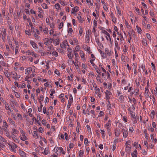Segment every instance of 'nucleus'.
<instances>
[{
	"instance_id": "obj_1",
	"label": "nucleus",
	"mask_w": 157,
	"mask_h": 157,
	"mask_svg": "<svg viewBox=\"0 0 157 157\" xmlns=\"http://www.w3.org/2000/svg\"><path fill=\"white\" fill-rule=\"evenodd\" d=\"M20 130L21 133L22 134V137L20 136V139L23 141H25L27 139V138L25 135V132L21 128L20 129Z\"/></svg>"
},
{
	"instance_id": "obj_2",
	"label": "nucleus",
	"mask_w": 157,
	"mask_h": 157,
	"mask_svg": "<svg viewBox=\"0 0 157 157\" xmlns=\"http://www.w3.org/2000/svg\"><path fill=\"white\" fill-rule=\"evenodd\" d=\"M105 53H106L109 56H111L112 54L113 53V52L112 51H110L109 52V49L107 48H105Z\"/></svg>"
},
{
	"instance_id": "obj_3",
	"label": "nucleus",
	"mask_w": 157,
	"mask_h": 157,
	"mask_svg": "<svg viewBox=\"0 0 157 157\" xmlns=\"http://www.w3.org/2000/svg\"><path fill=\"white\" fill-rule=\"evenodd\" d=\"M121 132L123 133V136L125 138L127 137L128 134L127 131L125 130L124 129H123L121 130Z\"/></svg>"
},
{
	"instance_id": "obj_4",
	"label": "nucleus",
	"mask_w": 157,
	"mask_h": 157,
	"mask_svg": "<svg viewBox=\"0 0 157 157\" xmlns=\"http://www.w3.org/2000/svg\"><path fill=\"white\" fill-rule=\"evenodd\" d=\"M129 144H127L126 147V151L128 153H129L131 151V148L129 146Z\"/></svg>"
},
{
	"instance_id": "obj_5",
	"label": "nucleus",
	"mask_w": 157,
	"mask_h": 157,
	"mask_svg": "<svg viewBox=\"0 0 157 157\" xmlns=\"http://www.w3.org/2000/svg\"><path fill=\"white\" fill-rule=\"evenodd\" d=\"M19 152L20 153V155L22 157H26V154L25 152H24V151L20 149L19 150Z\"/></svg>"
},
{
	"instance_id": "obj_6",
	"label": "nucleus",
	"mask_w": 157,
	"mask_h": 157,
	"mask_svg": "<svg viewBox=\"0 0 157 157\" xmlns=\"http://www.w3.org/2000/svg\"><path fill=\"white\" fill-rule=\"evenodd\" d=\"M30 43L34 48L36 49H37L38 48L37 44L33 41L30 40Z\"/></svg>"
},
{
	"instance_id": "obj_7",
	"label": "nucleus",
	"mask_w": 157,
	"mask_h": 157,
	"mask_svg": "<svg viewBox=\"0 0 157 157\" xmlns=\"http://www.w3.org/2000/svg\"><path fill=\"white\" fill-rule=\"evenodd\" d=\"M11 75H13V78L14 79H17V74L15 71H12L11 72Z\"/></svg>"
},
{
	"instance_id": "obj_8",
	"label": "nucleus",
	"mask_w": 157,
	"mask_h": 157,
	"mask_svg": "<svg viewBox=\"0 0 157 157\" xmlns=\"http://www.w3.org/2000/svg\"><path fill=\"white\" fill-rule=\"evenodd\" d=\"M137 150L136 149L131 154L132 157H137Z\"/></svg>"
},
{
	"instance_id": "obj_9",
	"label": "nucleus",
	"mask_w": 157,
	"mask_h": 157,
	"mask_svg": "<svg viewBox=\"0 0 157 157\" xmlns=\"http://www.w3.org/2000/svg\"><path fill=\"white\" fill-rule=\"evenodd\" d=\"M145 92L144 94V95L146 98H148L149 96V95L148 94V92H149V90H148V89L146 87V88H145Z\"/></svg>"
},
{
	"instance_id": "obj_10",
	"label": "nucleus",
	"mask_w": 157,
	"mask_h": 157,
	"mask_svg": "<svg viewBox=\"0 0 157 157\" xmlns=\"http://www.w3.org/2000/svg\"><path fill=\"white\" fill-rule=\"evenodd\" d=\"M115 131V136L117 137L119 136L120 134V131L116 129Z\"/></svg>"
},
{
	"instance_id": "obj_11",
	"label": "nucleus",
	"mask_w": 157,
	"mask_h": 157,
	"mask_svg": "<svg viewBox=\"0 0 157 157\" xmlns=\"http://www.w3.org/2000/svg\"><path fill=\"white\" fill-rule=\"evenodd\" d=\"M77 18L79 21L80 22H82V21H84V20H83L82 18L81 17L80 15L79 14L78 15V16L77 17Z\"/></svg>"
},
{
	"instance_id": "obj_12",
	"label": "nucleus",
	"mask_w": 157,
	"mask_h": 157,
	"mask_svg": "<svg viewBox=\"0 0 157 157\" xmlns=\"http://www.w3.org/2000/svg\"><path fill=\"white\" fill-rule=\"evenodd\" d=\"M35 70H34L33 71H32V69L31 67H29L27 68L26 70H25V72L26 73H28L29 71H32L33 72H34L35 71Z\"/></svg>"
},
{
	"instance_id": "obj_13",
	"label": "nucleus",
	"mask_w": 157,
	"mask_h": 157,
	"mask_svg": "<svg viewBox=\"0 0 157 157\" xmlns=\"http://www.w3.org/2000/svg\"><path fill=\"white\" fill-rule=\"evenodd\" d=\"M137 31L138 32L140 33H141L142 32L141 29L139 27L138 25H136V26Z\"/></svg>"
},
{
	"instance_id": "obj_14",
	"label": "nucleus",
	"mask_w": 157,
	"mask_h": 157,
	"mask_svg": "<svg viewBox=\"0 0 157 157\" xmlns=\"http://www.w3.org/2000/svg\"><path fill=\"white\" fill-rule=\"evenodd\" d=\"M144 133L145 134L146 139L148 140L149 137L148 136L147 133V130L146 129H144Z\"/></svg>"
},
{
	"instance_id": "obj_15",
	"label": "nucleus",
	"mask_w": 157,
	"mask_h": 157,
	"mask_svg": "<svg viewBox=\"0 0 157 157\" xmlns=\"http://www.w3.org/2000/svg\"><path fill=\"white\" fill-rule=\"evenodd\" d=\"M33 135L36 138H39V136L37 133V132L36 131H34L33 133Z\"/></svg>"
},
{
	"instance_id": "obj_16",
	"label": "nucleus",
	"mask_w": 157,
	"mask_h": 157,
	"mask_svg": "<svg viewBox=\"0 0 157 157\" xmlns=\"http://www.w3.org/2000/svg\"><path fill=\"white\" fill-rule=\"evenodd\" d=\"M49 149L48 148H45L44 151V153L45 154V155H47L49 151Z\"/></svg>"
},
{
	"instance_id": "obj_17",
	"label": "nucleus",
	"mask_w": 157,
	"mask_h": 157,
	"mask_svg": "<svg viewBox=\"0 0 157 157\" xmlns=\"http://www.w3.org/2000/svg\"><path fill=\"white\" fill-rule=\"evenodd\" d=\"M72 53L71 52H70L67 54V56L68 58L71 59H72V58L74 56V55L73 54L72 55V56H71Z\"/></svg>"
},
{
	"instance_id": "obj_18",
	"label": "nucleus",
	"mask_w": 157,
	"mask_h": 157,
	"mask_svg": "<svg viewBox=\"0 0 157 157\" xmlns=\"http://www.w3.org/2000/svg\"><path fill=\"white\" fill-rule=\"evenodd\" d=\"M102 33L104 34H105L109 38L110 37V34L105 30H103Z\"/></svg>"
},
{
	"instance_id": "obj_19",
	"label": "nucleus",
	"mask_w": 157,
	"mask_h": 157,
	"mask_svg": "<svg viewBox=\"0 0 157 157\" xmlns=\"http://www.w3.org/2000/svg\"><path fill=\"white\" fill-rule=\"evenodd\" d=\"M84 154V151L82 150H80L79 152V157H82Z\"/></svg>"
},
{
	"instance_id": "obj_20",
	"label": "nucleus",
	"mask_w": 157,
	"mask_h": 157,
	"mask_svg": "<svg viewBox=\"0 0 157 157\" xmlns=\"http://www.w3.org/2000/svg\"><path fill=\"white\" fill-rule=\"evenodd\" d=\"M41 6L44 9H46L48 8V7L47 5L44 3L42 4L41 5Z\"/></svg>"
},
{
	"instance_id": "obj_21",
	"label": "nucleus",
	"mask_w": 157,
	"mask_h": 157,
	"mask_svg": "<svg viewBox=\"0 0 157 157\" xmlns=\"http://www.w3.org/2000/svg\"><path fill=\"white\" fill-rule=\"evenodd\" d=\"M59 38H57L55 40V42H56V45H58L59 43Z\"/></svg>"
},
{
	"instance_id": "obj_22",
	"label": "nucleus",
	"mask_w": 157,
	"mask_h": 157,
	"mask_svg": "<svg viewBox=\"0 0 157 157\" xmlns=\"http://www.w3.org/2000/svg\"><path fill=\"white\" fill-rule=\"evenodd\" d=\"M5 75L8 78V80H9V81H11V79H10V78L9 77L10 76V74L7 73V72H5Z\"/></svg>"
},
{
	"instance_id": "obj_23",
	"label": "nucleus",
	"mask_w": 157,
	"mask_h": 157,
	"mask_svg": "<svg viewBox=\"0 0 157 157\" xmlns=\"http://www.w3.org/2000/svg\"><path fill=\"white\" fill-rule=\"evenodd\" d=\"M116 9L117 10V12L119 14L120 16L121 15V10H120V9L118 7L116 6Z\"/></svg>"
},
{
	"instance_id": "obj_24",
	"label": "nucleus",
	"mask_w": 157,
	"mask_h": 157,
	"mask_svg": "<svg viewBox=\"0 0 157 157\" xmlns=\"http://www.w3.org/2000/svg\"><path fill=\"white\" fill-rule=\"evenodd\" d=\"M111 121L109 120L107 123L105 125V126L106 127H108V126H109L110 125H111Z\"/></svg>"
},
{
	"instance_id": "obj_25",
	"label": "nucleus",
	"mask_w": 157,
	"mask_h": 157,
	"mask_svg": "<svg viewBox=\"0 0 157 157\" xmlns=\"http://www.w3.org/2000/svg\"><path fill=\"white\" fill-rule=\"evenodd\" d=\"M101 55L102 57L103 58H106L108 56L106 53H104V52H103L101 54Z\"/></svg>"
},
{
	"instance_id": "obj_26",
	"label": "nucleus",
	"mask_w": 157,
	"mask_h": 157,
	"mask_svg": "<svg viewBox=\"0 0 157 157\" xmlns=\"http://www.w3.org/2000/svg\"><path fill=\"white\" fill-rule=\"evenodd\" d=\"M34 36L35 37V38L37 40H39L40 39V36L37 35L36 33L35 32V33L34 34Z\"/></svg>"
},
{
	"instance_id": "obj_27",
	"label": "nucleus",
	"mask_w": 157,
	"mask_h": 157,
	"mask_svg": "<svg viewBox=\"0 0 157 157\" xmlns=\"http://www.w3.org/2000/svg\"><path fill=\"white\" fill-rule=\"evenodd\" d=\"M95 60V59H91L90 60V62L91 64L92 65V66L94 67V66H95V64L93 62Z\"/></svg>"
},
{
	"instance_id": "obj_28",
	"label": "nucleus",
	"mask_w": 157,
	"mask_h": 157,
	"mask_svg": "<svg viewBox=\"0 0 157 157\" xmlns=\"http://www.w3.org/2000/svg\"><path fill=\"white\" fill-rule=\"evenodd\" d=\"M52 54L55 57H57L58 56V53L55 51H54L52 52Z\"/></svg>"
},
{
	"instance_id": "obj_29",
	"label": "nucleus",
	"mask_w": 157,
	"mask_h": 157,
	"mask_svg": "<svg viewBox=\"0 0 157 157\" xmlns=\"http://www.w3.org/2000/svg\"><path fill=\"white\" fill-rule=\"evenodd\" d=\"M148 129L149 130H151V132H152L154 131V129L152 128L151 126H148Z\"/></svg>"
},
{
	"instance_id": "obj_30",
	"label": "nucleus",
	"mask_w": 157,
	"mask_h": 157,
	"mask_svg": "<svg viewBox=\"0 0 157 157\" xmlns=\"http://www.w3.org/2000/svg\"><path fill=\"white\" fill-rule=\"evenodd\" d=\"M105 93L106 95H111L112 94L111 92H110V91H109L107 90H106V91L105 92Z\"/></svg>"
},
{
	"instance_id": "obj_31",
	"label": "nucleus",
	"mask_w": 157,
	"mask_h": 157,
	"mask_svg": "<svg viewBox=\"0 0 157 157\" xmlns=\"http://www.w3.org/2000/svg\"><path fill=\"white\" fill-rule=\"evenodd\" d=\"M63 44L64 45V47H65V46L66 45L69 46V45L67 42V40H64L63 41Z\"/></svg>"
},
{
	"instance_id": "obj_32",
	"label": "nucleus",
	"mask_w": 157,
	"mask_h": 157,
	"mask_svg": "<svg viewBox=\"0 0 157 157\" xmlns=\"http://www.w3.org/2000/svg\"><path fill=\"white\" fill-rule=\"evenodd\" d=\"M94 67L95 68L96 71L97 73L98 74H100L101 73V72H100V70L98 68H97L96 66H95V67Z\"/></svg>"
},
{
	"instance_id": "obj_33",
	"label": "nucleus",
	"mask_w": 157,
	"mask_h": 157,
	"mask_svg": "<svg viewBox=\"0 0 157 157\" xmlns=\"http://www.w3.org/2000/svg\"><path fill=\"white\" fill-rule=\"evenodd\" d=\"M128 110H129V111H130V114L131 116L133 117V118H135V114H133V112L131 110H130V109H129Z\"/></svg>"
},
{
	"instance_id": "obj_34",
	"label": "nucleus",
	"mask_w": 157,
	"mask_h": 157,
	"mask_svg": "<svg viewBox=\"0 0 157 157\" xmlns=\"http://www.w3.org/2000/svg\"><path fill=\"white\" fill-rule=\"evenodd\" d=\"M55 6L56 7V9H58L59 8H60V5L58 3H57L56 4Z\"/></svg>"
},
{
	"instance_id": "obj_35",
	"label": "nucleus",
	"mask_w": 157,
	"mask_h": 157,
	"mask_svg": "<svg viewBox=\"0 0 157 157\" xmlns=\"http://www.w3.org/2000/svg\"><path fill=\"white\" fill-rule=\"evenodd\" d=\"M150 15L153 17H154V12H153V10H151L150 11Z\"/></svg>"
},
{
	"instance_id": "obj_36",
	"label": "nucleus",
	"mask_w": 157,
	"mask_h": 157,
	"mask_svg": "<svg viewBox=\"0 0 157 157\" xmlns=\"http://www.w3.org/2000/svg\"><path fill=\"white\" fill-rule=\"evenodd\" d=\"M5 107H6V109L7 110H10L11 111V110H10V108L9 107L8 104H6L5 103Z\"/></svg>"
},
{
	"instance_id": "obj_37",
	"label": "nucleus",
	"mask_w": 157,
	"mask_h": 157,
	"mask_svg": "<svg viewBox=\"0 0 157 157\" xmlns=\"http://www.w3.org/2000/svg\"><path fill=\"white\" fill-rule=\"evenodd\" d=\"M51 91V94H50V95L51 96H52L53 95V94L54 93H55V90L53 89H51L50 90Z\"/></svg>"
},
{
	"instance_id": "obj_38",
	"label": "nucleus",
	"mask_w": 157,
	"mask_h": 157,
	"mask_svg": "<svg viewBox=\"0 0 157 157\" xmlns=\"http://www.w3.org/2000/svg\"><path fill=\"white\" fill-rule=\"evenodd\" d=\"M14 93H15V94L16 97L17 98H19L20 97V94H18L17 92H16L15 91H14Z\"/></svg>"
},
{
	"instance_id": "obj_39",
	"label": "nucleus",
	"mask_w": 157,
	"mask_h": 157,
	"mask_svg": "<svg viewBox=\"0 0 157 157\" xmlns=\"http://www.w3.org/2000/svg\"><path fill=\"white\" fill-rule=\"evenodd\" d=\"M108 104L107 105V106L109 107L108 108V110H109V109L111 108V104H110V102L109 101V100H108Z\"/></svg>"
},
{
	"instance_id": "obj_40",
	"label": "nucleus",
	"mask_w": 157,
	"mask_h": 157,
	"mask_svg": "<svg viewBox=\"0 0 157 157\" xmlns=\"http://www.w3.org/2000/svg\"><path fill=\"white\" fill-rule=\"evenodd\" d=\"M142 44L145 46L147 44V43L146 41V40L145 39H143L142 40Z\"/></svg>"
},
{
	"instance_id": "obj_41",
	"label": "nucleus",
	"mask_w": 157,
	"mask_h": 157,
	"mask_svg": "<svg viewBox=\"0 0 157 157\" xmlns=\"http://www.w3.org/2000/svg\"><path fill=\"white\" fill-rule=\"evenodd\" d=\"M147 37L150 40H151V37L150 35L149 34L147 33L146 34Z\"/></svg>"
},
{
	"instance_id": "obj_42",
	"label": "nucleus",
	"mask_w": 157,
	"mask_h": 157,
	"mask_svg": "<svg viewBox=\"0 0 157 157\" xmlns=\"http://www.w3.org/2000/svg\"><path fill=\"white\" fill-rule=\"evenodd\" d=\"M59 150L62 152V153L63 154H65V152L63 151V148L61 147H59Z\"/></svg>"
},
{
	"instance_id": "obj_43",
	"label": "nucleus",
	"mask_w": 157,
	"mask_h": 157,
	"mask_svg": "<svg viewBox=\"0 0 157 157\" xmlns=\"http://www.w3.org/2000/svg\"><path fill=\"white\" fill-rule=\"evenodd\" d=\"M63 25V22H61L60 23L59 26L58 27L59 29H61L62 28Z\"/></svg>"
},
{
	"instance_id": "obj_44",
	"label": "nucleus",
	"mask_w": 157,
	"mask_h": 157,
	"mask_svg": "<svg viewBox=\"0 0 157 157\" xmlns=\"http://www.w3.org/2000/svg\"><path fill=\"white\" fill-rule=\"evenodd\" d=\"M115 44L116 47L118 48H120V47L118 45V42L116 40L115 41Z\"/></svg>"
},
{
	"instance_id": "obj_45",
	"label": "nucleus",
	"mask_w": 157,
	"mask_h": 157,
	"mask_svg": "<svg viewBox=\"0 0 157 157\" xmlns=\"http://www.w3.org/2000/svg\"><path fill=\"white\" fill-rule=\"evenodd\" d=\"M100 131H101L102 133V137L103 138H104V137H105V135L104 134L105 131H104L102 129H101Z\"/></svg>"
},
{
	"instance_id": "obj_46",
	"label": "nucleus",
	"mask_w": 157,
	"mask_h": 157,
	"mask_svg": "<svg viewBox=\"0 0 157 157\" xmlns=\"http://www.w3.org/2000/svg\"><path fill=\"white\" fill-rule=\"evenodd\" d=\"M39 132L42 133L44 132V129L42 128V127H40L39 128Z\"/></svg>"
},
{
	"instance_id": "obj_47",
	"label": "nucleus",
	"mask_w": 157,
	"mask_h": 157,
	"mask_svg": "<svg viewBox=\"0 0 157 157\" xmlns=\"http://www.w3.org/2000/svg\"><path fill=\"white\" fill-rule=\"evenodd\" d=\"M79 28H80V29H79V34H80V36H81L82 33V28L81 27H80Z\"/></svg>"
},
{
	"instance_id": "obj_48",
	"label": "nucleus",
	"mask_w": 157,
	"mask_h": 157,
	"mask_svg": "<svg viewBox=\"0 0 157 157\" xmlns=\"http://www.w3.org/2000/svg\"><path fill=\"white\" fill-rule=\"evenodd\" d=\"M54 72L56 74H57L59 76H60V74L57 69L55 70Z\"/></svg>"
},
{
	"instance_id": "obj_49",
	"label": "nucleus",
	"mask_w": 157,
	"mask_h": 157,
	"mask_svg": "<svg viewBox=\"0 0 157 157\" xmlns=\"http://www.w3.org/2000/svg\"><path fill=\"white\" fill-rule=\"evenodd\" d=\"M140 67L142 69L143 71H144L145 69V67L144 65L143 64Z\"/></svg>"
},
{
	"instance_id": "obj_50",
	"label": "nucleus",
	"mask_w": 157,
	"mask_h": 157,
	"mask_svg": "<svg viewBox=\"0 0 157 157\" xmlns=\"http://www.w3.org/2000/svg\"><path fill=\"white\" fill-rule=\"evenodd\" d=\"M64 136H65V139L66 140H68V135L67 133L64 134Z\"/></svg>"
},
{
	"instance_id": "obj_51",
	"label": "nucleus",
	"mask_w": 157,
	"mask_h": 157,
	"mask_svg": "<svg viewBox=\"0 0 157 157\" xmlns=\"http://www.w3.org/2000/svg\"><path fill=\"white\" fill-rule=\"evenodd\" d=\"M69 100L70 102H72L73 101V99L72 96L71 94H70V98H69Z\"/></svg>"
},
{
	"instance_id": "obj_52",
	"label": "nucleus",
	"mask_w": 157,
	"mask_h": 157,
	"mask_svg": "<svg viewBox=\"0 0 157 157\" xmlns=\"http://www.w3.org/2000/svg\"><path fill=\"white\" fill-rule=\"evenodd\" d=\"M124 97L122 95H121L120 96L119 99L121 101H123L124 100Z\"/></svg>"
},
{
	"instance_id": "obj_53",
	"label": "nucleus",
	"mask_w": 157,
	"mask_h": 157,
	"mask_svg": "<svg viewBox=\"0 0 157 157\" xmlns=\"http://www.w3.org/2000/svg\"><path fill=\"white\" fill-rule=\"evenodd\" d=\"M13 131V133L17 134L18 131L16 129L13 128L12 129Z\"/></svg>"
},
{
	"instance_id": "obj_54",
	"label": "nucleus",
	"mask_w": 157,
	"mask_h": 157,
	"mask_svg": "<svg viewBox=\"0 0 157 157\" xmlns=\"http://www.w3.org/2000/svg\"><path fill=\"white\" fill-rule=\"evenodd\" d=\"M72 31H73V30H72V29L71 28H69V29H68V33L69 34V33L71 34L72 32Z\"/></svg>"
},
{
	"instance_id": "obj_55",
	"label": "nucleus",
	"mask_w": 157,
	"mask_h": 157,
	"mask_svg": "<svg viewBox=\"0 0 157 157\" xmlns=\"http://www.w3.org/2000/svg\"><path fill=\"white\" fill-rule=\"evenodd\" d=\"M0 140L3 142H6V140L3 137H2L1 136H0Z\"/></svg>"
},
{
	"instance_id": "obj_56",
	"label": "nucleus",
	"mask_w": 157,
	"mask_h": 157,
	"mask_svg": "<svg viewBox=\"0 0 157 157\" xmlns=\"http://www.w3.org/2000/svg\"><path fill=\"white\" fill-rule=\"evenodd\" d=\"M68 105H67V109H69L70 108L71 106V103L69 102V100L68 101Z\"/></svg>"
},
{
	"instance_id": "obj_57",
	"label": "nucleus",
	"mask_w": 157,
	"mask_h": 157,
	"mask_svg": "<svg viewBox=\"0 0 157 157\" xmlns=\"http://www.w3.org/2000/svg\"><path fill=\"white\" fill-rule=\"evenodd\" d=\"M104 114V113L102 111L100 112L98 115V117H101L103 116Z\"/></svg>"
},
{
	"instance_id": "obj_58",
	"label": "nucleus",
	"mask_w": 157,
	"mask_h": 157,
	"mask_svg": "<svg viewBox=\"0 0 157 157\" xmlns=\"http://www.w3.org/2000/svg\"><path fill=\"white\" fill-rule=\"evenodd\" d=\"M151 65L152 67V69L154 70L155 71V65L153 64V63H151Z\"/></svg>"
},
{
	"instance_id": "obj_59",
	"label": "nucleus",
	"mask_w": 157,
	"mask_h": 157,
	"mask_svg": "<svg viewBox=\"0 0 157 157\" xmlns=\"http://www.w3.org/2000/svg\"><path fill=\"white\" fill-rule=\"evenodd\" d=\"M59 149V147H56L54 149V150L55 151V152H57L58 151Z\"/></svg>"
},
{
	"instance_id": "obj_60",
	"label": "nucleus",
	"mask_w": 157,
	"mask_h": 157,
	"mask_svg": "<svg viewBox=\"0 0 157 157\" xmlns=\"http://www.w3.org/2000/svg\"><path fill=\"white\" fill-rule=\"evenodd\" d=\"M14 83L15 85L16 86H17V87H20L21 84L19 85L17 82H14Z\"/></svg>"
},
{
	"instance_id": "obj_61",
	"label": "nucleus",
	"mask_w": 157,
	"mask_h": 157,
	"mask_svg": "<svg viewBox=\"0 0 157 157\" xmlns=\"http://www.w3.org/2000/svg\"><path fill=\"white\" fill-rule=\"evenodd\" d=\"M123 120L125 122H126L127 121V117L124 116L123 117Z\"/></svg>"
},
{
	"instance_id": "obj_62",
	"label": "nucleus",
	"mask_w": 157,
	"mask_h": 157,
	"mask_svg": "<svg viewBox=\"0 0 157 157\" xmlns=\"http://www.w3.org/2000/svg\"><path fill=\"white\" fill-rule=\"evenodd\" d=\"M5 8L3 9L2 10V13L3 16H5Z\"/></svg>"
},
{
	"instance_id": "obj_63",
	"label": "nucleus",
	"mask_w": 157,
	"mask_h": 157,
	"mask_svg": "<svg viewBox=\"0 0 157 157\" xmlns=\"http://www.w3.org/2000/svg\"><path fill=\"white\" fill-rule=\"evenodd\" d=\"M88 140L87 139V138H85L84 140V144H87V143H88Z\"/></svg>"
},
{
	"instance_id": "obj_64",
	"label": "nucleus",
	"mask_w": 157,
	"mask_h": 157,
	"mask_svg": "<svg viewBox=\"0 0 157 157\" xmlns=\"http://www.w3.org/2000/svg\"><path fill=\"white\" fill-rule=\"evenodd\" d=\"M17 117H19L21 119L22 118V116L20 113H17Z\"/></svg>"
}]
</instances>
